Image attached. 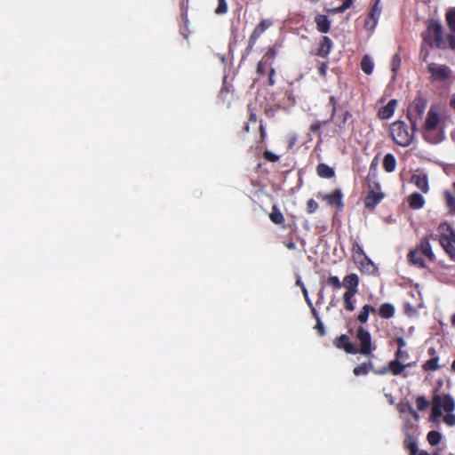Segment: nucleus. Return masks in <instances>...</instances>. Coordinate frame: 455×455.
<instances>
[{
	"label": "nucleus",
	"mask_w": 455,
	"mask_h": 455,
	"mask_svg": "<svg viewBox=\"0 0 455 455\" xmlns=\"http://www.w3.org/2000/svg\"><path fill=\"white\" fill-rule=\"evenodd\" d=\"M276 52L274 47L268 48L266 54L263 56L261 60H267V63H269V66L273 67L275 59Z\"/></svg>",
	"instance_id": "4c0bfd02"
},
{
	"label": "nucleus",
	"mask_w": 455,
	"mask_h": 455,
	"mask_svg": "<svg viewBox=\"0 0 455 455\" xmlns=\"http://www.w3.org/2000/svg\"><path fill=\"white\" fill-rule=\"evenodd\" d=\"M403 447L405 450L410 451V455H416L418 453V445L412 435L410 434L406 435L403 442Z\"/></svg>",
	"instance_id": "cd10ccee"
},
{
	"label": "nucleus",
	"mask_w": 455,
	"mask_h": 455,
	"mask_svg": "<svg viewBox=\"0 0 455 455\" xmlns=\"http://www.w3.org/2000/svg\"><path fill=\"white\" fill-rule=\"evenodd\" d=\"M314 318L316 320L315 329L317 331L319 336H323L325 334V331L324 326L320 319L319 314L317 313V315L314 316Z\"/></svg>",
	"instance_id": "c03bdc74"
},
{
	"label": "nucleus",
	"mask_w": 455,
	"mask_h": 455,
	"mask_svg": "<svg viewBox=\"0 0 455 455\" xmlns=\"http://www.w3.org/2000/svg\"><path fill=\"white\" fill-rule=\"evenodd\" d=\"M347 9L343 7V5L341 4L340 6L337 7L335 9V12L337 13H342L346 11Z\"/></svg>",
	"instance_id": "774afa93"
},
{
	"label": "nucleus",
	"mask_w": 455,
	"mask_h": 455,
	"mask_svg": "<svg viewBox=\"0 0 455 455\" xmlns=\"http://www.w3.org/2000/svg\"><path fill=\"white\" fill-rule=\"evenodd\" d=\"M361 68L366 75H371L374 68V63L368 55H364L361 60Z\"/></svg>",
	"instance_id": "473e14b6"
},
{
	"label": "nucleus",
	"mask_w": 455,
	"mask_h": 455,
	"mask_svg": "<svg viewBox=\"0 0 455 455\" xmlns=\"http://www.w3.org/2000/svg\"><path fill=\"white\" fill-rule=\"evenodd\" d=\"M395 307L390 303H384L379 309V315L381 318L389 319L395 315Z\"/></svg>",
	"instance_id": "c85d7f7f"
},
{
	"label": "nucleus",
	"mask_w": 455,
	"mask_h": 455,
	"mask_svg": "<svg viewBox=\"0 0 455 455\" xmlns=\"http://www.w3.org/2000/svg\"><path fill=\"white\" fill-rule=\"evenodd\" d=\"M425 258L429 262H435V256L432 251L429 240L427 237L421 239L419 244L408 253L409 262L419 268L427 267Z\"/></svg>",
	"instance_id": "f03ea898"
},
{
	"label": "nucleus",
	"mask_w": 455,
	"mask_h": 455,
	"mask_svg": "<svg viewBox=\"0 0 455 455\" xmlns=\"http://www.w3.org/2000/svg\"><path fill=\"white\" fill-rule=\"evenodd\" d=\"M427 354L434 358L435 356H438L437 352L435 347H431L427 349Z\"/></svg>",
	"instance_id": "69168bd1"
},
{
	"label": "nucleus",
	"mask_w": 455,
	"mask_h": 455,
	"mask_svg": "<svg viewBox=\"0 0 455 455\" xmlns=\"http://www.w3.org/2000/svg\"><path fill=\"white\" fill-rule=\"evenodd\" d=\"M351 116H352V115H351V113L348 110H346L342 114V122L339 125V128L340 131L344 130L347 119L351 118Z\"/></svg>",
	"instance_id": "5fc2aeb1"
},
{
	"label": "nucleus",
	"mask_w": 455,
	"mask_h": 455,
	"mask_svg": "<svg viewBox=\"0 0 455 455\" xmlns=\"http://www.w3.org/2000/svg\"><path fill=\"white\" fill-rule=\"evenodd\" d=\"M283 244L284 246L289 249V250H295L296 249V244L295 243L292 241V239L289 240V241H285L283 242Z\"/></svg>",
	"instance_id": "680f3d73"
},
{
	"label": "nucleus",
	"mask_w": 455,
	"mask_h": 455,
	"mask_svg": "<svg viewBox=\"0 0 455 455\" xmlns=\"http://www.w3.org/2000/svg\"><path fill=\"white\" fill-rule=\"evenodd\" d=\"M302 292H303L305 300H306L307 306L309 307L310 311H311L313 316H316L317 315V310L314 307V305H313V303H312V301H311V299H310V298L308 296L307 290L306 289V287L304 285L302 286Z\"/></svg>",
	"instance_id": "58836bf2"
},
{
	"label": "nucleus",
	"mask_w": 455,
	"mask_h": 455,
	"mask_svg": "<svg viewBox=\"0 0 455 455\" xmlns=\"http://www.w3.org/2000/svg\"><path fill=\"white\" fill-rule=\"evenodd\" d=\"M427 71L431 74V79L434 82H443L450 78L451 70L445 65H437L430 63L427 66Z\"/></svg>",
	"instance_id": "6e6552de"
},
{
	"label": "nucleus",
	"mask_w": 455,
	"mask_h": 455,
	"mask_svg": "<svg viewBox=\"0 0 455 455\" xmlns=\"http://www.w3.org/2000/svg\"><path fill=\"white\" fill-rule=\"evenodd\" d=\"M331 121V120H330V118L323 121H316L310 125L309 131L313 133H316L321 130L322 126L327 124Z\"/></svg>",
	"instance_id": "ea45409f"
},
{
	"label": "nucleus",
	"mask_w": 455,
	"mask_h": 455,
	"mask_svg": "<svg viewBox=\"0 0 455 455\" xmlns=\"http://www.w3.org/2000/svg\"><path fill=\"white\" fill-rule=\"evenodd\" d=\"M334 346L339 349H343L346 353L357 354V347L354 345L347 335L342 334L333 340Z\"/></svg>",
	"instance_id": "ddd939ff"
},
{
	"label": "nucleus",
	"mask_w": 455,
	"mask_h": 455,
	"mask_svg": "<svg viewBox=\"0 0 455 455\" xmlns=\"http://www.w3.org/2000/svg\"><path fill=\"white\" fill-rule=\"evenodd\" d=\"M447 26L451 33H455V8H451L445 15Z\"/></svg>",
	"instance_id": "72a5a7b5"
},
{
	"label": "nucleus",
	"mask_w": 455,
	"mask_h": 455,
	"mask_svg": "<svg viewBox=\"0 0 455 455\" xmlns=\"http://www.w3.org/2000/svg\"><path fill=\"white\" fill-rule=\"evenodd\" d=\"M416 404L419 411H424L427 409L429 403L424 396H418L416 399Z\"/></svg>",
	"instance_id": "37998d69"
},
{
	"label": "nucleus",
	"mask_w": 455,
	"mask_h": 455,
	"mask_svg": "<svg viewBox=\"0 0 455 455\" xmlns=\"http://www.w3.org/2000/svg\"><path fill=\"white\" fill-rule=\"evenodd\" d=\"M411 181L423 193L426 194L429 191L428 179L426 174H413Z\"/></svg>",
	"instance_id": "dca6fc26"
},
{
	"label": "nucleus",
	"mask_w": 455,
	"mask_h": 455,
	"mask_svg": "<svg viewBox=\"0 0 455 455\" xmlns=\"http://www.w3.org/2000/svg\"><path fill=\"white\" fill-rule=\"evenodd\" d=\"M440 244L449 257L455 261V245L452 243V240H447L446 237H443V241H440Z\"/></svg>",
	"instance_id": "2f4dec72"
},
{
	"label": "nucleus",
	"mask_w": 455,
	"mask_h": 455,
	"mask_svg": "<svg viewBox=\"0 0 455 455\" xmlns=\"http://www.w3.org/2000/svg\"><path fill=\"white\" fill-rule=\"evenodd\" d=\"M228 12V4L226 0H218V6L215 9L216 14H224Z\"/></svg>",
	"instance_id": "a19ab883"
},
{
	"label": "nucleus",
	"mask_w": 455,
	"mask_h": 455,
	"mask_svg": "<svg viewBox=\"0 0 455 455\" xmlns=\"http://www.w3.org/2000/svg\"><path fill=\"white\" fill-rule=\"evenodd\" d=\"M275 70L273 67L269 66V69H268V72H267V76H268V81H267V84L269 86H274L275 84Z\"/></svg>",
	"instance_id": "3c124183"
},
{
	"label": "nucleus",
	"mask_w": 455,
	"mask_h": 455,
	"mask_svg": "<svg viewBox=\"0 0 455 455\" xmlns=\"http://www.w3.org/2000/svg\"><path fill=\"white\" fill-rule=\"evenodd\" d=\"M318 209V204L314 199H309L307 203V212L308 213H314Z\"/></svg>",
	"instance_id": "de8ad7c7"
},
{
	"label": "nucleus",
	"mask_w": 455,
	"mask_h": 455,
	"mask_svg": "<svg viewBox=\"0 0 455 455\" xmlns=\"http://www.w3.org/2000/svg\"><path fill=\"white\" fill-rule=\"evenodd\" d=\"M316 28L321 33H327L330 30V20L326 15L318 14L315 18Z\"/></svg>",
	"instance_id": "412c9836"
},
{
	"label": "nucleus",
	"mask_w": 455,
	"mask_h": 455,
	"mask_svg": "<svg viewBox=\"0 0 455 455\" xmlns=\"http://www.w3.org/2000/svg\"><path fill=\"white\" fill-rule=\"evenodd\" d=\"M408 204L410 208L413 210H419L424 207L425 199L422 195H420L418 192H414L411 196H409Z\"/></svg>",
	"instance_id": "aec40b11"
},
{
	"label": "nucleus",
	"mask_w": 455,
	"mask_h": 455,
	"mask_svg": "<svg viewBox=\"0 0 455 455\" xmlns=\"http://www.w3.org/2000/svg\"><path fill=\"white\" fill-rule=\"evenodd\" d=\"M445 39L447 41L448 48L455 51V33L447 35Z\"/></svg>",
	"instance_id": "603ef678"
},
{
	"label": "nucleus",
	"mask_w": 455,
	"mask_h": 455,
	"mask_svg": "<svg viewBox=\"0 0 455 455\" xmlns=\"http://www.w3.org/2000/svg\"><path fill=\"white\" fill-rule=\"evenodd\" d=\"M323 198L330 205H336L339 208L343 207L340 189H335L331 194L325 195Z\"/></svg>",
	"instance_id": "6ab92c4d"
},
{
	"label": "nucleus",
	"mask_w": 455,
	"mask_h": 455,
	"mask_svg": "<svg viewBox=\"0 0 455 455\" xmlns=\"http://www.w3.org/2000/svg\"><path fill=\"white\" fill-rule=\"evenodd\" d=\"M411 126V130L403 121H395L390 125V136L395 144L402 147H408L413 140L414 132Z\"/></svg>",
	"instance_id": "7ed1b4c3"
},
{
	"label": "nucleus",
	"mask_w": 455,
	"mask_h": 455,
	"mask_svg": "<svg viewBox=\"0 0 455 455\" xmlns=\"http://www.w3.org/2000/svg\"><path fill=\"white\" fill-rule=\"evenodd\" d=\"M384 194L371 190L364 198V206L367 209H374L383 199Z\"/></svg>",
	"instance_id": "2eb2a0df"
},
{
	"label": "nucleus",
	"mask_w": 455,
	"mask_h": 455,
	"mask_svg": "<svg viewBox=\"0 0 455 455\" xmlns=\"http://www.w3.org/2000/svg\"><path fill=\"white\" fill-rule=\"evenodd\" d=\"M326 283L334 289H340L342 283L339 281L338 276H330L327 278Z\"/></svg>",
	"instance_id": "79ce46f5"
},
{
	"label": "nucleus",
	"mask_w": 455,
	"mask_h": 455,
	"mask_svg": "<svg viewBox=\"0 0 455 455\" xmlns=\"http://www.w3.org/2000/svg\"><path fill=\"white\" fill-rule=\"evenodd\" d=\"M269 69V63H267V60H260L258 62L256 72L257 74L260 76H264L268 72Z\"/></svg>",
	"instance_id": "e433bc0d"
},
{
	"label": "nucleus",
	"mask_w": 455,
	"mask_h": 455,
	"mask_svg": "<svg viewBox=\"0 0 455 455\" xmlns=\"http://www.w3.org/2000/svg\"><path fill=\"white\" fill-rule=\"evenodd\" d=\"M259 132H260L261 141L263 142L265 140V139H266L267 132H266L265 126L263 125L262 123H260V124H259Z\"/></svg>",
	"instance_id": "e2e57ef3"
},
{
	"label": "nucleus",
	"mask_w": 455,
	"mask_h": 455,
	"mask_svg": "<svg viewBox=\"0 0 455 455\" xmlns=\"http://www.w3.org/2000/svg\"><path fill=\"white\" fill-rule=\"evenodd\" d=\"M269 219L275 225H283L284 223L283 214L275 204L272 206V211L269 213Z\"/></svg>",
	"instance_id": "c756f323"
},
{
	"label": "nucleus",
	"mask_w": 455,
	"mask_h": 455,
	"mask_svg": "<svg viewBox=\"0 0 455 455\" xmlns=\"http://www.w3.org/2000/svg\"><path fill=\"white\" fill-rule=\"evenodd\" d=\"M327 63L326 62H323L320 67L318 68V74L321 76H326V73H327Z\"/></svg>",
	"instance_id": "13d9d810"
},
{
	"label": "nucleus",
	"mask_w": 455,
	"mask_h": 455,
	"mask_svg": "<svg viewBox=\"0 0 455 455\" xmlns=\"http://www.w3.org/2000/svg\"><path fill=\"white\" fill-rule=\"evenodd\" d=\"M405 370L403 363L396 359H394L388 363L387 366L380 369L374 370L373 372L377 375H385L387 372H391L395 376L402 375Z\"/></svg>",
	"instance_id": "9d476101"
},
{
	"label": "nucleus",
	"mask_w": 455,
	"mask_h": 455,
	"mask_svg": "<svg viewBox=\"0 0 455 455\" xmlns=\"http://www.w3.org/2000/svg\"><path fill=\"white\" fill-rule=\"evenodd\" d=\"M375 369H373V363H371V361H368L355 367L353 370V373L355 376L367 375L370 371H373Z\"/></svg>",
	"instance_id": "a878e982"
},
{
	"label": "nucleus",
	"mask_w": 455,
	"mask_h": 455,
	"mask_svg": "<svg viewBox=\"0 0 455 455\" xmlns=\"http://www.w3.org/2000/svg\"><path fill=\"white\" fill-rule=\"evenodd\" d=\"M423 42L429 48L448 49L447 41L443 36V26L438 20L428 21L427 29L421 34Z\"/></svg>",
	"instance_id": "f257e3e1"
},
{
	"label": "nucleus",
	"mask_w": 455,
	"mask_h": 455,
	"mask_svg": "<svg viewBox=\"0 0 455 455\" xmlns=\"http://www.w3.org/2000/svg\"><path fill=\"white\" fill-rule=\"evenodd\" d=\"M396 167V159L395 156L391 153H388L385 156L383 159V169L387 172H393Z\"/></svg>",
	"instance_id": "bb28decb"
},
{
	"label": "nucleus",
	"mask_w": 455,
	"mask_h": 455,
	"mask_svg": "<svg viewBox=\"0 0 455 455\" xmlns=\"http://www.w3.org/2000/svg\"><path fill=\"white\" fill-rule=\"evenodd\" d=\"M280 108V107H277V108H267L265 109V115L269 117V118H272L275 116V113L277 112V110Z\"/></svg>",
	"instance_id": "4d7b16f0"
},
{
	"label": "nucleus",
	"mask_w": 455,
	"mask_h": 455,
	"mask_svg": "<svg viewBox=\"0 0 455 455\" xmlns=\"http://www.w3.org/2000/svg\"><path fill=\"white\" fill-rule=\"evenodd\" d=\"M439 369H441V366L439 365V356L430 358L422 364V370L427 372L435 371Z\"/></svg>",
	"instance_id": "7c9ffc66"
},
{
	"label": "nucleus",
	"mask_w": 455,
	"mask_h": 455,
	"mask_svg": "<svg viewBox=\"0 0 455 455\" xmlns=\"http://www.w3.org/2000/svg\"><path fill=\"white\" fill-rule=\"evenodd\" d=\"M354 2L355 0H343L342 5L347 10L353 5Z\"/></svg>",
	"instance_id": "0e129e2a"
},
{
	"label": "nucleus",
	"mask_w": 455,
	"mask_h": 455,
	"mask_svg": "<svg viewBox=\"0 0 455 455\" xmlns=\"http://www.w3.org/2000/svg\"><path fill=\"white\" fill-rule=\"evenodd\" d=\"M263 157L269 161V162H272V163H275V162H277L279 160V156L268 151V150H266L264 153H263Z\"/></svg>",
	"instance_id": "09e8293b"
},
{
	"label": "nucleus",
	"mask_w": 455,
	"mask_h": 455,
	"mask_svg": "<svg viewBox=\"0 0 455 455\" xmlns=\"http://www.w3.org/2000/svg\"><path fill=\"white\" fill-rule=\"evenodd\" d=\"M443 421L450 427L455 425V415L451 412H447V414L443 417Z\"/></svg>",
	"instance_id": "864d4df0"
},
{
	"label": "nucleus",
	"mask_w": 455,
	"mask_h": 455,
	"mask_svg": "<svg viewBox=\"0 0 455 455\" xmlns=\"http://www.w3.org/2000/svg\"><path fill=\"white\" fill-rule=\"evenodd\" d=\"M331 47H332V41L331 40V38L328 36H323L320 43V46L317 50L316 54L320 57L326 58L329 55V53L331 50Z\"/></svg>",
	"instance_id": "4be33fe9"
},
{
	"label": "nucleus",
	"mask_w": 455,
	"mask_h": 455,
	"mask_svg": "<svg viewBox=\"0 0 455 455\" xmlns=\"http://www.w3.org/2000/svg\"><path fill=\"white\" fill-rule=\"evenodd\" d=\"M444 198H445V202H446L447 206L450 208V211L452 213H455V197L452 195V193L450 192V191H445L444 192Z\"/></svg>",
	"instance_id": "c9c22d12"
},
{
	"label": "nucleus",
	"mask_w": 455,
	"mask_h": 455,
	"mask_svg": "<svg viewBox=\"0 0 455 455\" xmlns=\"http://www.w3.org/2000/svg\"><path fill=\"white\" fill-rule=\"evenodd\" d=\"M355 338L359 341V347H357V354L363 355H370L375 347L371 343V336L370 332L363 326H359L356 330Z\"/></svg>",
	"instance_id": "423d86ee"
},
{
	"label": "nucleus",
	"mask_w": 455,
	"mask_h": 455,
	"mask_svg": "<svg viewBox=\"0 0 455 455\" xmlns=\"http://www.w3.org/2000/svg\"><path fill=\"white\" fill-rule=\"evenodd\" d=\"M409 353L403 349H397L395 353V359L398 361L407 360L409 358Z\"/></svg>",
	"instance_id": "a18cd8bd"
},
{
	"label": "nucleus",
	"mask_w": 455,
	"mask_h": 455,
	"mask_svg": "<svg viewBox=\"0 0 455 455\" xmlns=\"http://www.w3.org/2000/svg\"><path fill=\"white\" fill-rule=\"evenodd\" d=\"M273 22L270 20H262L253 29L250 37L247 51H251L256 44L259 37L269 28Z\"/></svg>",
	"instance_id": "9b49d317"
},
{
	"label": "nucleus",
	"mask_w": 455,
	"mask_h": 455,
	"mask_svg": "<svg viewBox=\"0 0 455 455\" xmlns=\"http://www.w3.org/2000/svg\"><path fill=\"white\" fill-rule=\"evenodd\" d=\"M440 118L437 111H435L433 108L429 109L427 112V118L425 120L423 130H424V138L426 140L431 143H436L439 140L429 139L428 133L435 131L439 124Z\"/></svg>",
	"instance_id": "0eeeda50"
},
{
	"label": "nucleus",
	"mask_w": 455,
	"mask_h": 455,
	"mask_svg": "<svg viewBox=\"0 0 455 455\" xmlns=\"http://www.w3.org/2000/svg\"><path fill=\"white\" fill-rule=\"evenodd\" d=\"M450 106L455 112V93L452 94L451 100H450Z\"/></svg>",
	"instance_id": "338daca9"
},
{
	"label": "nucleus",
	"mask_w": 455,
	"mask_h": 455,
	"mask_svg": "<svg viewBox=\"0 0 455 455\" xmlns=\"http://www.w3.org/2000/svg\"><path fill=\"white\" fill-rule=\"evenodd\" d=\"M397 100H390L386 106L381 107L379 109L378 116L381 119H388L390 118L396 108Z\"/></svg>",
	"instance_id": "f3484780"
},
{
	"label": "nucleus",
	"mask_w": 455,
	"mask_h": 455,
	"mask_svg": "<svg viewBox=\"0 0 455 455\" xmlns=\"http://www.w3.org/2000/svg\"><path fill=\"white\" fill-rule=\"evenodd\" d=\"M355 294L356 293L351 291H345L343 294L344 308L348 312H353L355 308Z\"/></svg>",
	"instance_id": "b1692460"
},
{
	"label": "nucleus",
	"mask_w": 455,
	"mask_h": 455,
	"mask_svg": "<svg viewBox=\"0 0 455 455\" xmlns=\"http://www.w3.org/2000/svg\"><path fill=\"white\" fill-rule=\"evenodd\" d=\"M382 11V7L380 6V0H375L374 4L371 6L368 17L364 21V28L367 30H374L376 28L380 13Z\"/></svg>",
	"instance_id": "1a4fd4ad"
},
{
	"label": "nucleus",
	"mask_w": 455,
	"mask_h": 455,
	"mask_svg": "<svg viewBox=\"0 0 455 455\" xmlns=\"http://www.w3.org/2000/svg\"><path fill=\"white\" fill-rule=\"evenodd\" d=\"M352 258L355 263L361 265L362 267H364L366 264H372L370 258L365 254L363 251V247L359 244V243L355 240L352 243Z\"/></svg>",
	"instance_id": "f8f14e48"
},
{
	"label": "nucleus",
	"mask_w": 455,
	"mask_h": 455,
	"mask_svg": "<svg viewBox=\"0 0 455 455\" xmlns=\"http://www.w3.org/2000/svg\"><path fill=\"white\" fill-rule=\"evenodd\" d=\"M455 408V401L450 395H445L443 397L435 395L433 398L432 407V419L435 420L442 416V409L446 412H451Z\"/></svg>",
	"instance_id": "39448f33"
},
{
	"label": "nucleus",
	"mask_w": 455,
	"mask_h": 455,
	"mask_svg": "<svg viewBox=\"0 0 455 455\" xmlns=\"http://www.w3.org/2000/svg\"><path fill=\"white\" fill-rule=\"evenodd\" d=\"M420 54L422 56V60L423 61H427V58H428V55H429V51L427 48H426L424 45H422L421 47V51H420Z\"/></svg>",
	"instance_id": "bf43d9fd"
},
{
	"label": "nucleus",
	"mask_w": 455,
	"mask_h": 455,
	"mask_svg": "<svg viewBox=\"0 0 455 455\" xmlns=\"http://www.w3.org/2000/svg\"><path fill=\"white\" fill-rule=\"evenodd\" d=\"M337 99L334 96H330L329 104L331 106V113L330 116V120H333L336 112H337Z\"/></svg>",
	"instance_id": "49530a36"
},
{
	"label": "nucleus",
	"mask_w": 455,
	"mask_h": 455,
	"mask_svg": "<svg viewBox=\"0 0 455 455\" xmlns=\"http://www.w3.org/2000/svg\"><path fill=\"white\" fill-rule=\"evenodd\" d=\"M376 308L372 307L371 305H364L362 309L360 310L359 314L356 316V319L361 323H365L368 321L369 314L370 313H375Z\"/></svg>",
	"instance_id": "393cba45"
},
{
	"label": "nucleus",
	"mask_w": 455,
	"mask_h": 455,
	"mask_svg": "<svg viewBox=\"0 0 455 455\" xmlns=\"http://www.w3.org/2000/svg\"><path fill=\"white\" fill-rule=\"evenodd\" d=\"M427 106V100L421 94H418L413 101L409 105L407 109V117L413 127L417 130L419 121H420L425 114Z\"/></svg>",
	"instance_id": "20e7f679"
},
{
	"label": "nucleus",
	"mask_w": 455,
	"mask_h": 455,
	"mask_svg": "<svg viewBox=\"0 0 455 455\" xmlns=\"http://www.w3.org/2000/svg\"><path fill=\"white\" fill-rule=\"evenodd\" d=\"M438 240L443 241V237H446L447 240H452V236H454L455 230L447 222H442L438 228Z\"/></svg>",
	"instance_id": "a211bd4d"
},
{
	"label": "nucleus",
	"mask_w": 455,
	"mask_h": 455,
	"mask_svg": "<svg viewBox=\"0 0 455 455\" xmlns=\"http://www.w3.org/2000/svg\"><path fill=\"white\" fill-rule=\"evenodd\" d=\"M358 284H359V278L356 274H349L346 275L342 281L341 286L343 285L346 288V291H351L354 293H357L358 291Z\"/></svg>",
	"instance_id": "4468645a"
},
{
	"label": "nucleus",
	"mask_w": 455,
	"mask_h": 455,
	"mask_svg": "<svg viewBox=\"0 0 455 455\" xmlns=\"http://www.w3.org/2000/svg\"><path fill=\"white\" fill-rule=\"evenodd\" d=\"M401 65V58L399 54H395L392 59V70L395 73Z\"/></svg>",
	"instance_id": "8fccbe9b"
},
{
	"label": "nucleus",
	"mask_w": 455,
	"mask_h": 455,
	"mask_svg": "<svg viewBox=\"0 0 455 455\" xmlns=\"http://www.w3.org/2000/svg\"><path fill=\"white\" fill-rule=\"evenodd\" d=\"M316 173L319 177L323 179H331L335 175L333 168L325 164H319L316 166Z\"/></svg>",
	"instance_id": "5701e85b"
},
{
	"label": "nucleus",
	"mask_w": 455,
	"mask_h": 455,
	"mask_svg": "<svg viewBox=\"0 0 455 455\" xmlns=\"http://www.w3.org/2000/svg\"><path fill=\"white\" fill-rule=\"evenodd\" d=\"M248 113H249V122L256 123L258 120L257 115L254 111V108L251 107V105H248Z\"/></svg>",
	"instance_id": "6e6d98bb"
},
{
	"label": "nucleus",
	"mask_w": 455,
	"mask_h": 455,
	"mask_svg": "<svg viewBox=\"0 0 455 455\" xmlns=\"http://www.w3.org/2000/svg\"><path fill=\"white\" fill-rule=\"evenodd\" d=\"M395 341L397 344V349H403L406 345V342L403 337H398Z\"/></svg>",
	"instance_id": "052dcab7"
},
{
	"label": "nucleus",
	"mask_w": 455,
	"mask_h": 455,
	"mask_svg": "<svg viewBox=\"0 0 455 455\" xmlns=\"http://www.w3.org/2000/svg\"><path fill=\"white\" fill-rule=\"evenodd\" d=\"M427 440L431 445L435 446L440 443L442 435L438 431L431 430L427 435Z\"/></svg>",
	"instance_id": "f704fd0d"
}]
</instances>
